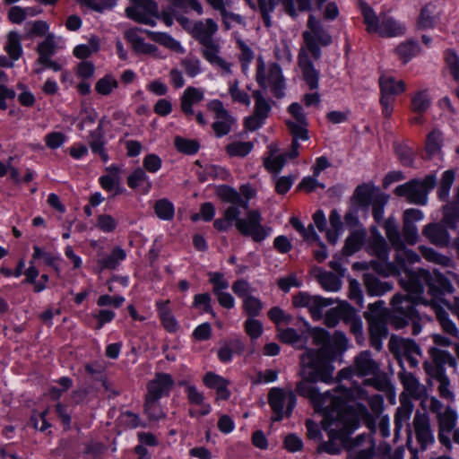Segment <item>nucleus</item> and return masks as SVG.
<instances>
[{"instance_id":"obj_1","label":"nucleus","mask_w":459,"mask_h":459,"mask_svg":"<svg viewBox=\"0 0 459 459\" xmlns=\"http://www.w3.org/2000/svg\"><path fill=\"white\" fill-rule=\"evenodd\" d=\"M297 393L309 399L314 409L321 410L325 408V403H329L340 413L345 415L348 411L353 412L358 416V424L359 420L368 416L367 407L362 404L367 401L375 413H379L384 408V398L380 394L369 395L368 392L363 386H347L340 385L333 391L319 393L311 384L306 381H300L296 387Z\"/></svg>"},{"instance_id":"obj_2","label":"nucleus","mask_w":459,"mask_h":459,"mask_svg":"<svg viewBox=\"0 0 459 459\" xmlns=\"http://www.w3.org/2000/svg\"><path fill=\"white\" fill-rule=\"evenodd\" d=\"M313 344L317 350L307 349L300 357L302 381L315 386L314 383H328L333 379L334 367L332 362L342 355L349 348V341L342 332L332 336L322 328H315L310 333Z\"/></svg>"},{"instance_id":"obj_3","label":"nucleus","mask_w":459,"mask_h":459,"mask_svg":"<svg viewBox=\"0 0 459 459\" xmlns=\"http://www.w3.org/2000/svg\"><path fill=\"white\" fill-rule=\"evenodd\" d=\"M385 234L396 250L395 264L388 261L389 253L387 245L380 235L374 239L370 246V251L377 257V261L371 262V267L379 274L388 277L391 275L400 276V282L405 280L408 283L420 278L419 274L424 269L412 272L409 264L420 261V257L415 252L406 248L401 240L397 222L388 219L384 223Z\"/></svg>"},{"instance_id":"obj_4","label":"nucleus","mask_w":459,"mask_h":459,"mask_svg":"<svg viewBox=\"0 0 459 459\" xmlns=\"http://www.w3.org/2000/svg\"><path fill=\"white\" fill-rule=\"evenodd\" d=\"M420 278L408 283L402 280V287L409 290L410 296L418 299L426 306H430L436 313L437 318L442 329L453 335L458 336L459 330L456 325L450 319L448 314L440 307L444 303L442 296L446 293H452L454 287L451 282L438 271L433 273L421 271Z\"/></svg>"},{"instance_id":"obj_5","label":"nucleus","mask_w":459,"mask_h":459,"mask_svg":"<svg viewBox=\"0 0 459 459\" xmlns=\"http://www.w3.org/2000/svg\"><path fill=\"white\" fill-rule=\"evenodd\" d=\"M323 416V428L328 432L329 441L321 445V449L329 454H338L346 445L348 436L358 429V416L351 411L342 415L329 403L325 408L316 410Z\"/></svg>"},{"instance_id":"obj_6","label":"nucleus","mask_w":459,"mask_h":459,"mask_svg":"<svg viewBox=\"0 0 459 459\" xmlns=\"http://www.w3.org/2000/svg\"><path fill=\"white\" fill-rule=\"evenodd\" d=\"M429 354L436 365L433 366L429 362H425L424 368L426 373L437 380L440 396L449 402H454L455 394L450 389V381L444 371L443 365H448L449 367L456 368V359L448 351L437 347L430 348Z\"/></svg>"},{"instance_id":"obj_7","label":"nucleus","mask_w":459,"mask_h":459,"mask_svg":"<svg viewBox=\"0 0 459 459\" xmlns=\"http://www.w3.org/2000/svg\"><path fill=\"white\" fill-rule=\"evenodd\" d=\"M350 371L358 377H367L363 385H372L375 389L384 390L387 386L385 377L381 373L377 363L368 351H361L354 360L350 369H342L340 372L342 377H348Z\"/></svg>"},{"instance_id":"obj_8","label":"nucleus","mask_w":459,"mask_h":459,"mask_svg":"<svg viewBox=\"0 0 459 459\" xmlns=\"http://www.w3.org/2000/svg\"><path fill=\"white\" fill-rule=\"evenodd\" d=\"M361 11L368 32H375L386 38L400 37L405 34V24L394 17L385 13L377 16L368 5H363Z\"/></svg>"},{"instance_id":"obj_9","label":"nucleus","mask_w":459,"mask_h":459,"mask_svg":"<svg viewBox=\"0 0 459 459\" xmlns=\"http://www.w3.org/2000/svg\"><path fill=\"white\" fill-rule=\"evenodd\" d=\"M407 292L406 296L402 294L395 295L392 299V307L394 316L392 318L393 324L396 328H403L409 321L413 324V334H419L421 331V326L414 319L418 318V312L416 306L422 304L418 299H413L410 296L409 290L404 289Z\"/></svg>"},{"instance_id":"obj_10","label":"nucleus","mask_w":459,"mask_h":459,"mask_svg":"<svg viewBox=\"0 0 459 459\" xmlns=\"http://www.w3.org/2000/svg\"><path fill=\"white\" fill-rule=\"evenodd\" d=\"M289 117L286 119L287 126L292 135V143L289 152L290 158L299 154V141H308L307 118L301 105L298 102L290 104L288 108Z\"/></svg>"},{"instance_id":"obj_11","label":"nucleus","mask_w":459,"mask_h":459,"mask_svg":"<svg viewBox=\"0 0 459 459\" xmlns=\"http://www.w3.org/2000/svg\"><path fill=\"white\" fill-rule=\"evenodd\" d=\"M256 79L260 86L270 88L277 98L284 96L286 84L281 69L277 64L265 63L264 59H259Z\"/></svg>"},{"instance_id":"obj_12","label":"nucleus","mask_w":459,"mask_h":459,"mask_svg":"<svg viewBox=\"0 0 459 459\" xmlns=\"http://www.w3.org/2000/svg\"><path fill=\"white\" fill-rule=\"evenodd\" d=\"M379 87L382 112L385 117H388L394 110V97L406 91V83L388 72H382L379 77Z\"/></svg>"},{"instance_id":"obj_13","label":"nucleus","mask_w":459,"mask_h":459,"mask_svg":"<svg viewBox=\"0 0 459 459\" xmlns=\"http://www.w3.org/2000/svg\"><path fill=\"white\" fill-rule=\"evenodd\" d=\"M436 185V176L429 175L423 180H412L398 186L394 193L399 196L405 197L410 203L426 204L428 194Z\"/></svg>"},{"instance_id":"obj_14","label":"nucleus","mask_w":459,"mask_h":459,"mask_svg":"<svg viewBox=\"0 0 459 459\" xmlns=\"http://www.w3.org/2000/svg\"><path fill=\"white\" fill-rule=\"evenodd\" d=\"M262 215L256 210H249L245 217L237 219L236 229L244 236L255 242L264 240L271 233V229L262 225Z\"/></svg>"},{"instance_id":"obj_15","label":"nucleus","mask_w":459,"mask_h":459,"mask_svg":"<svg viewBox=\"0 0 459 459\" xmlns=\"http://www.w3.org/2000/svg\"><path fill=\"white\" fill-rule=\"evenodd\" d=\"M314 226L320 232L325 233L327 241L331 244H336L344 232V226L342 216L337 210L333 209L329 214V226L327 227L325 214L322 210H317L313 214Z\"/></svg>"},{"instance_id":"obj_16","label":"nucleus","mask_w":459,"mask_h":459,"mask_svg":"<svg viewBox=\"0 0 459 459\" xmlns=\"http://www.w3.org/2000/svg\"><path fill=\"white\" fill-rule=\"evenodd\" d=\"M297 403L295 394L291 390L273 388L269 393V404L273 411V420L280 421L289 417Z\"/></svg>"},{"instance_id":"obj_17","label":"nucleus","mask_w":459,"mask_h":459,"mask_svg":"<svg viewBox=\"0 0 459 459\" xmlns=\"http://www.w3.org/2000/svg\"><path fill=\"white\" fill-rule=\"evenodd\" d=\"M132 6L126 9V13L132 20L150 25L155 26V19L160 18L159 7L154 0H131Z\"/></svg>"},{"instance_id":"obj_18","label":"nucleus","mask_w":459,"mask_h":459,"mask_svg":"<svg viewBox=\"0 0 459 459\" xmlns=\"http://www.w3.org/2000/svg\"><path fill=\"white\" fill-rule=\"evenodd\" d=\"M390 349L397 355L402 367H403L404 362H407L411 368H416L419 365V358L421 357V351L414 341L392 337Z\"/></svg>"},{"instance_id":"obj_19","label":"nucleus","mask_w":459,"mask_h":459,"mask_svg":"<svg viewBox=\"0 0 459 459\" xmlns=\"http://www.w3.org/2000/svg\"><path fill=\"white\" fill-rule=\"evenodd\" d=\"M437 420L438 424V441L446 446L447 450H451L453 446L450 437L453 430L457 426V411L448 406L444 410V412L437 416Z\"/></svg>"},{"instance_id":"obj_20","label":"nucleus","mask_w":459,"mask_h":459,"mask_svg":"<svg viewBox=\"0 0 459 459\" xmlns=\"http://www.w3.org/2000/svg\"><path fill=\"white\" fill-rule=\"evenodd\" d=\"M208 109L214 114L212 129L218 137L228 134L234 123V118L229 114L222 102L219 100H211L207 105Z\"/></svg>"},{"instance_id":"obj_21","label":"nucleus","mask_w":459,"mask_h":459,"mask_svg":"<svg viewBox=\"0 0 459 459\" xmlns=\"http://www.w3.org/2000/svg\"><path fill=\"white\" fill-rule=\"evenodd\" d=\"M365 317L369 324L372 336L382 337L386 335V310L384 301L379 300L370 304L368 311L365 312Z\"/></svg>"},{"instance_id":"obj_22","label":"nucleus","mask_w":459,"mask_h":459,"mask_svg":"<svg viewBox=\"0 0 459 459\" xmlns=\"http://www.w3.org/2000/svg\"><path fill=\"white\" fill-rule=\"evenodd\" d=\"M413 426L417 440L422 449H426L434 443L435 437L427 413L417 411L413 419Z\"/></svg>"},{"instance_id":"obj_23","label":"nucleus","mask_w":459,"mask_h":459,"mask_svg":"<svg viewBox=\"0 0 459 459\" xmlns=\"http://www.w3.org/2000/svg\"><path fill=\"white\" fill-rule=\"evenodd\" d=\"M186 395L188 402L197 408H192L189 410V414L192 417L204 416L211 412L212 407L208 403L204 401V395L200 392L195 385H186Z\"/></svg>"},{"instance_id":"obj_24","label":"nucleus","mask_w":459,"mask_h":459,"mask_svg":"<svg viewBox=\"0 0 459 459\" xmlns=\"http://www.w3.org/2000/svg\"><path fill=\"white\" fill-rule=\"evenodd\" d=\"M444 134L438 129L432 130L426 138L425 152L427 159H437L439 161L444 160Z\"/></svg>"},{"instance_id":"obj_25","label":"nucleus","mask_w":459,"mask_h":459,"mask_svg":"<svg viewBox=\"0 0 459 459\" xmlns=\"http://www.w3.org/2000/svg\"><path fill=\"white\" fill-rule=\"evenodd\" d=\"M173 385V379L169 374H157L155 378L148 385V394L146 397L160 399L168 395Z\"/></svg>"},{"instance_id":"obj_26","label":"nucleus","mask_w":459,"mask_h":459,"mask_svg":"<svg viewBox=\"0 0 459 459\" xmlns=\"http://www.w3.org/2000/svg\"><path fill=\"white\" fill-rule=\"evenodd\" d=\"M106 171L108 174L103 175L99 178L101 187L104 190L112 193L113 196L122 193L123 189L120 186V168L112 164L106 168Z\"/></svg>"},{"instance_id":"obj_27","label":"nucleus","mask_w":459,"mask_h":459,"mask_svg":"<svg viewBox=\"0 0 459 459\" xmlns=\"http://www.w3.org/2000/svg\"><path fill=\"white\" fill-rule=\"evenodd\" d=\"M269 155L264 158V164L266 169L273 173H279L285 165L286 158L291 159L289 152L285 154L279 153V147L276 143H271L268 146Z\"/></svg>"},{"instance_id":"obj_28","label":"nucleus","mask_w":459,"mask_h":459,"mask_svg":"<svg viewBox=\"0 0 459 459\" xmlns=\"http://www.w3.org/2000/svg\"><path fill=\"white\" fill-rule=\"evenodd\" d=\"M400 403L394 418L395 437H398L404 424L408 423L414 407L411 401L404 394H401Z\"/></svg>"},{"instance_id":"obj_29","label":"nucleus","mask_w":459,"mask_h":459,"mask_svg":"<svg viewBox=\"0 0 459 459\" xmlns=\"http://www.w3.org/2000/svg\"><path fill=\"white\" fill-rule=\"evenodd\" d=\"M203 380L207 387L216 390L217 399L226 400L230 397L229 381L227 379L212 372H208L204 375Z\"/></svg>"},{"instance_id":"obj_30","label":"nucleus","mask_w":459,"mask_h":459,"mask_svg":"<svg viewBox=\"0 0 459 459\" xmlns=\"http://www.w3.org/2000/svg\"><path fill=\"white\" fill-rule=\"evenodd\" d=\"M140 29H130L125 31V38L130 43L136 54L152 55L154 54L156 47L147 44L139 36Z\"/></svg>"},{"instance_id":"obj_31","label":"nucleus","mask_w":459,"mask_h":459,"mask_svg":"<svg viewBox=\"0 0 459 459\" xmlns=\"http://www.w3.org/2000/svg\"><path fill=\"white\" fill-rule=\"evenodd\" d=\"M314 275L319 281L321 287L329 292H336L342 288V281L336 274L326 272L322 268L316 267Z\"/></svg>"},{"instance_id":"obj_32","label":"nucleus","mask_w":459,"mask_h":459,"mask_svg":"<svg viewBox=\"0 0 459 459\" xmlns=\"http://www.w3.org/2000/svg\"><path fill=\"white\" fill-rule=\"evenodd\" d=\"M204 92L197 88L188 87L185 90L181 98L182 111L189 116L194 115L193 106L204 100Z\"/></svg>"},{"instance_id":"obj_33","label":"nucleus","mask_w":459,"mask_h":459,"mask_svg":"<svg viewBox=\"0 0 459 459\" xmlns=\"http://www.w3.org/2000/svg\"><path fill=\"white\" fill-rule=\"evenodd\" d=\"M423 235L437 246H446L449 243V234L440 224L431 223L423 230Z\"/></svg>"},{"instance_id":"obj_34","label":"nucleus","mask_w":459,"mask_h":459,"mask_svg":"<svg viewBox=\"0 0 459 459\" xmlns=\"http://www.w3.org/2000/svg\"><path fill=\"white\" fill-rule=\"evenodd\" d=\"M217 30L218 26L215 22L212 19H206L205 21L195 22L192 35L199 41V43H201L206 39L213 38L212 36L215 34Z\"/></svg>"},{"instance_id":"obj_35","label":"nucleus","mask_w":459,"mask_h":459,"mask_svg":"<svg viewBox=\"0 0 459 459\" xmlns=\"http://www.w3.org/2000/svg\"><path fill=\"white\" fill-rule=\"evenodd\" d=\"M431 106V97L428 89H420L411 96V108L416 114L425 113Z\"/></svg>"},{"instance_id":"obj_36","label":"nucleus","mask_w":459,"mask_h":459,"mask_svg":"<svg viewBox=\"0 0 459 459\" xmlns=\"http://www.w3.org/2000/svg\"><path fill=\"white\" fill-rule=\"evenodd\" d=\"M406 397L420 398L425 394L424 385H420L419 380L411 373H403L401 375Z\"/></svg>"},{"instance_id":"obj_37","label":"nucleus","mask_w":459,"mask_h":459,"mask_svg":"<svg viewBox=\"0 0 459 459\" xmlns=\"http://www.w3.org/2000/svg\"><path fill=\"white\" fill-rule=\"evenodd\" d=\"M303 37L309 54L314 57H318L320 56V49L317 45V41L322 45H328L331 42V36L323 29L319 35H314L306 31L304 32Z\"/></svg>"},{"instance_id":"obj_38","label":"nucleus","mask_w":459,"mask_h":459,"mask_svg":"<svg viewBox=\"0 0 459 459\" xmlns=\"http://www.w3.org/2000/svg\"><path fill=\"white\" fill-rule=\"evenodd\" d=\"M127 185L132 189H140L148 193L152 187V182L142 168L135 169L127 178Z\"/></svg>"},{"instance_id":"obj_39","label":"nucleus","mask_w":459,"mask_h":459,"mask_svg":"<svg viewBox=\"0 0 459 459\" xmlns=\"http://www.w3.org/2000/svg\"><path fill=\"white\" fill-rule=\"evenodd\" d=\"M63 47L64 42L61 38L48 34L46 39L38 46V52L41 57H48L55 55Z\"/></svg>"},{"instance_id":"obj_40","label":"nucleus","mask_w":459,"mask_h":459,"mask_svg":"<svg viewBox=\"0 0 459 459\" xmlns=\"http://www.w3.org/2000/svg\"><path fill=\"white\" fill-rule=\"evenodd\" d=\"M299 68L302 72L303 78L311 90L317 89L319 73L314 67L311 59H299Z\"/></svg>"},{"instance_id":"obj_41","label":"nucleus","mask_w":459,"mask_h":459,"mask_svg":"<svg viewBox=\"0 0 459 459\" xmlns=\"http://www.w3.org/2000/svg\"><path fill=\"white\" fill-rule=\"evenodd\" d=\"M169 301L159 300L156 303L162 325L169 332H176L178 323L168 307Z\"/></svg>"},{"instance_id":"obj_42","label":"nucleus","mask_w":459,"mask_h":459,"mask_svg":"<svg viewBox=\"0 0 459 459\" xmlns=\"http://www.w3.org/2000/svg\"><path fill=\"white\" fill-rule=\"evenodd\" d=\"M437 19L436 6L433 4H428L420 11L417 22L418 27L422 30L432 28L436 24Z\"/></svg>"},{"instance_id":"obj_43","label":"nucleus","mask_w":459,"mask_h":459,"mask_svg":"<svg viewBox=\"0 0 459 459\" xmlns=\"http://www.w3.org/2000/svg\"><path fill=\"white\" fill-rule=\"evenodd\" d=\"M347 314H351V306L347 302H342L339 306L326 311L325 322L328 326H335L340 318L345 319Z\"/></svg>"},{"instance_id":"obj_44","label":"nucleus","mask_w":459,"mask_h":459,"mask_svg":"<svg viewBox=\"0 0 459 459\" xmlns=\"http://www.w3.org/2000/svg\"><path fill=\"white\" fill-rule=\"evenodd\" d=\"M240 212L236 206H230L224 212V217L214 221V227L220 231L228 230L231 225L236 223Z\"/></svg>"},{"instance_id":"obj_45","label":"nucleus","mask_w":459,"mask_h":459,"mask_svg":"<svg viewBox=\"0 0 459 459\" xmlns=\"http://www.w3.org/2000/svg\"><path fill=\"white\" fill-rule=\"evenodd\" d=\"M126 257V251L117 247L111 254L100 259L99 264L102 269H116L118 264L123 262Z\"/></svg>"},{"instance_id":"obj_46","label":"nucleus","mask_w":459,"mask_h":459,"mask_svg":"<svg viewBox=\"0 0 459 459\" xmlns=\"http://www.w3.org/2000/svg\"><path fill=\"white\" fill-rule=\"evenodd\" d=\"M455 179V172L453 169H447L444 171L441 175L437 195L441 200H446L450 194L451 186H453Z\"/></svg>"},{"instance_id":"obj_47","label":"nucleus","mask_w":459,"mask_h":459,"mask_svg":"<svg viewBox=\"0 0 459 459\" xmlns=\"http://www.w3.org/2000/svg\"><path fill=\"white\" fill-rule=\"evenodd\" d=\"M219 195L225 201L231 204L230 206L247 209V201H243L242 196L235 189L229 186H222L218 191Z\"/></svg>"},{"instance_id":"obj_48","label":"nucleus","mask_w":459,"mask_h":459,"mask_svg":"<svg viewBox=\"0 0 459 459\" xmlns=\"http://www.w3.org/2000/svg\"><path fill=\"white\" fill-rule=\"evenodd\" d=\"M278 337L282 342L291 344L297 349H300L304 345V342L297 331L293 328H277Z\"/></svg>"},{"instance_id":"obj_49","label":"nucleus","mask_w":459,"mask_h":459,"mask_svg":"<svg viewBox=\"0 0 459 459\" xmlns=\"http://www.w3.org/2000/svg\"><path fill=\"white\" fill-rule=\"evenodd\" d=\"M4 49L10 57H20L22 55L21 36L16 31H10L6 37Z\"/></svg>"},{"instance_id":"obj_50","label":"nucleus","mask_w":459,"mask_h":459,"mask_svg":"<svg viewBox=\"0 0 459 459\" xmlns=\"http://www.w3.org/2000/svg\"><path fill=\"white\" fill-rule=\"evenodd\" d=\"M365 232L363 231H353L351 232L345 241V245L343 247V254L345 255H351L357 252L364 240Z\"/></svg>"},{"instance_id":"obj_51","label":"nucleus","mask_w":459,"mask_h":459,"mask_svg":"<svg viewBox=\"0 0 459 459\" xmlns=\"http://www.w3.org/2000/svg\"><path fill=\"white\" fill-rule=\"evenodd\" d=\"M420 252L422 256L429 262H432L446 267H454V263L451 258L438 254L431 247H421Z\"/></svg>"},{"instance_id":"obj_52","label":"nucleus","mask_w":459,"mask_h":459,"mask_svg":"<svg viewBox=\"0 0 459 459\" xmlns=\"http://www.w3.org/2000/svg\"><path fill=\"white\" fill-rule=\"evenodd\" d=\"M118 86L117 80L112 74H106L95 84V91L103 96L109 95Z\"/></svg>"},{"instance_id":"obj_53","label":"nucleus","mask_w":459,"mask_h":459,"mask_svg":"<svg viewBox=\"0 0 459 459\" xmlns=\"http://www.w3.org/2000/svg\"><path fill=\"white\" fill-rule=\"evenodd\" d=\"M154 211L156 215L163 221H170L175 214L173 204L168 199H160L155 203Z\"/></svg>"},{"instance_id":"obj_54","label":"nucleus","mask_w":459,"mask_h":459,"mask_svg":"<svg viewBox=\"0 0 459 459\" xmlns=\"http://www.w3.org/2000/svg\"><path fill=\"white\" fill-rule=\"evenodd\" d=\"M243 349L244 344L239 340H234L220 348L218 357L222 362H230L232 359L233 353L241 351Z\"/></svg>"},{"instance_id":"obj_55","label":"nucleus","mask_w":459,"mask_h":459,"mask_svg":"<svg viewBox=\"0 0 459 459\" xmlns=\"http://www.w3.org/2000/svg\"><path fill=\"white\" fill-rule=\"evenodd\" d=\"M254 148L251 142L236 141L227 145V152L231 157H245Z\"/></svg>"},{"instance_id":"obj_56","label":"nucleus","mask_w":459,"mask_h":459,"mask_svg":"<svg viewBox=\"0 0 459 459\" xmlns=\"http://www.w3.org/2000/svg\"><path fill=\"white\" fill-rule=\"evenodd\" d=\"M100 48V39L97 37H91L87 44L77 46L74 54L76 57H88L94 55Z\"/></svg>"},{"instance_id":"obj_57","label":"nucleus","mask_w":459,"mask_h":459,"mask_svg":"<svg viewBox=\"0 0 459 459\" xmlns=\"http://www.w3.org/2000/svg\"><path fill=\"white\" fill-rule=\"evenodd\" d=\"M37 13L34 8H22L18 5L11 7L8 11L9 20L17 24L22 23L28 16H34Z\"/></svg>"},{"instance_id":"obj_58","label":"nucleus","mask_w":459,"mask_h":459,"mask_svg":"<svg viewBox=\"0 0 459 459\" xmlns=\"http://www.w3.org/2000/svg\"><path fill=\"white\" fill-rule=\"evenodd\" d=\"M396 54L401 57H411L422 55L420 45L414 40H406L396 48Z\"/></svg>"},{"instance_id":"obj_59","label":"nucleus","mask_w":459,"mask_h":459,"mask_svg":"<svg viewBox=\"0 0 459 459\" xmlns=\"http://www.w3.org/2000/svg\"><path fill=\"white\" fill-rule=\"evenodd\" d=\"M149 33L152 35V39L155 41L159 42L160 44L163 45L164 47L174 50L178 54L183 53V48L180 46V43L178 41H177L176 39H174L173 38H171L169 35H168L166 33H161V32H149Z\"/></svg>"},{"instance_id":"obj_60","label":"nucleus","mask_w":459,"mask_h":459,"mask_svg":"<svg viewBox=\"0 0 459 459\" xmlns=\"http://www.w3.org/2000/svg\"><path fill=\"white\" fill-rule=\"evenodd\" d=\"M345 322L350 324L351 331L356 336V339L359 342H361L363 339V327L362 321L359 316H358L355 311L351 307V314H347L344 319Z\"/></svg>"},{"instance_id":"obj_61","label":"nucleus","mask_w":459,"mask_h":459,"mask_svg":"<svg viewBox=\"0 0 459 459\" xmlns=\"http://www.w3.org/2000/svg\"><path fill=\"white\" fill-rule=\"evenodd\" d=\"M315 305L309 307V312L315 320H319L324 316V310L325 307L331 306L333 301L332 299H325L321 296H314Z\"/></svg>"},{"instance_id":"obj_62","label":"nucleus","mask_w":459,"mask_h":459,"mask_svg":"<svg viewBox=\"0 0 459 459\" xmlns=\"http://www.w3.org/2000/svg\"><path fill=\"white\" fill-rule=\"evenodd\" d=\"M205 57H219L221 49V42L219 39H209L200 43Z\"/></svg>"},{"instance_id":"obj_63","label":"nucleus","mask_w":459,"mask_h":459,"mask_svg":"<svg viewBox=\"0 0 459 459\" xmlns=\"http://www.w3.org/2000/svg\"><path fill=\"white\" fill-rule=\"evenodd\" d=\"M243 309L249 317H255L263 309V303L258 298L251 295L243 299Z\"/></svg>"},{"instance_id":"obj_64","label":"nucleus","mask_w":459,"mask_h":459,"mask_svg":"<svg viewBox=\"0 0 459 459\" xmlns=\"http://www.w3.org/2000/svg\"><path fill=\"white\" fill-rule=\"evenodd\" d=\"M33 250L34 259L42 258L47 264L54 267L56 271H58L57 264L60 260V255L58 254L46 252L38 246H34Z\"/></svg>"}]
</instances>
